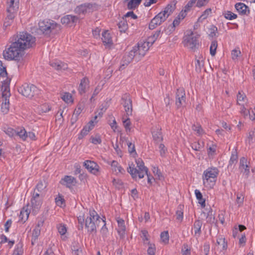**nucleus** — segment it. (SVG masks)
Masks as SVG:
<instances>
[{
    "mask_svg": "<svg viewBox=\"0 0 255 255\" xmlns=\"http://www.w3.org/2000/svg\"><path fill=\"white\" fill-rule=\"evenodd\" d=\"M14 42L23 51L35 44V38L26 32H21L14 38Z\"/></svg>",
    "mask_w": 255,
    "mask_h": 255,
    "instance_id": "nucleus-1",
    "label": "nucleus"
},
{
    "mask_svg": "<svg viewBox=\"0 0 255 255\" xmlns=\"http://www.w3.org/2000/svg\"><path fill=\"white\" fill-rule=\"evenodd\" d=\"M104 223V220L101 218L94 210H90L89 216L85 220V227L90 233L96 232L97 227Z\"/></svg>",
    "mask_w": 255,
    "mask_h": 255,
    "instance_id": "nucleus-2",
    "label": "nucleus"
},
{
    "mask_svg": "<svg viewBox=\"0 0 255 255\" xmlns=\"http://www.w3.org/2000/svg\"><path fill=\"white\" fill-rule=\"evenodd\" d=\"M24 51L20 48L14 42H12L10 46L3 52L5 59L8 60H19L23 55Z\"/></svg>",
    "mask_w": 255,
    "mask_h": 255,
    "instance_id": "nucleus-3",
    "label": "nucleus"
},
{
    "mask_svg": "<svg viewBox=\"0 0 255 255\" xmlns=\"http://www.w3.org/2000/svg\"><path fill=\"white\" fill-rule=\"evenodd\" d=\"M137 167L134 168L129 166L128 172L131 174L133 178H136L137 176L139 179L142 178L145 174H146L148 177V183H151V179L148 175V169L144 165V163L140 159H138L136 160Z\"/></svg>",
    "mask_w": 255,
    "mask_h": 255,
    "instance_id": "nucleus-4",
    "label": "nucleus"
},
{
    "mask_svg": "<svg viewBox=\"0 0 255 255\" xmlns=\"http://www.w3.org/2000/svg\"><path fill=\"white\" fill-rule=\"evenodd\" d=\"M60 25L51 20H44L39 22L40 31L45 35L55 34L60 30Z\"/></svg>",
    "mask_w": 255,
    "mask_h": 255,
    "instance_id": "nucleus-5",
    "label": "nucleus"
},
{
    "mask_svg": "<svg viewBox=\"0 0 255 255\" xmlns=\"http://www.w3.org/2000/svg\"><path fill=\"white\" fill-rule=\"evenodd\" d=\"M218 174V170L216 168H209L204 171L202 176L204 185L208 188H212L215 184Z\"/></svg>",
    "mask_w": 255,
    "mask_h": 255,
    "instance_id": "nucleus-6",
    "label": "nucleus"
},
{
    "mask_svg": "<svg viewBox=\"0 0 255 255\" xmlns=\"http://www.w3.org/2000/svg\"><path fill=\"white\" fill-rule=\"evenodd\" d=\"M199 35L190 32V33L186 35L184 37V44L185 46L194 51L199 46L198 39Z\"/></svg>",
    "mask_w": 255,
    "mask_h": 255,
    "instance_id": "nucleus-7",
    "label": "nucleus"
},
{
    "mask_svg": "<svg viewBox=\"0 0 255 255\" xmlns=\"http://www.w3.org/2000/svg\"><path fill=\"white\" fill-rule=\"evenodd\" d=\"M37 91V89L36 86L33 84L27 83L24 84L18 89L19 93L29 98L33 97Z\"/></svg>",
    "mask_w": 255,
    "mask_h": 255,
    "instance_id": "nucleus-8",
    "label": "nucleus"
},
{
    "mask_svg": "<svg viewBox=\"0 0 255 255\" xmlns=\"http://www.w3.org/2000/svg\"><path fill=\"white\" fill-rule=\"evenodd\" d=\"M155 40L154 37H149L147 41H140L137 46H134L135 49L140 51V56H144L146 52L148 50L149 47L152 46Z\"/></svg>",
    "mask_w": 255,
    "mask_h": 255,
    "instance_id": "nucleus-9",
    "label": "nucleus"
},
{
    "mask_svg": "<svg viewBox=\"0 0 255 255\" xmlns=\"http://www.w3.org/2000/svg\"><path fill=\"white\" fill-rule=\"evenodd\" d=\"M94 9V5L90 3L82 4L77 6L75 10V12L80 15L81 14L85 15L87 13L91 12Z\"/></svg>",
    "mask_w": 255,
    "mask_h": 255,
    "instance_id": "nucleus-10",
    "label": "nucleus"
},
{
    "mask_svg": "<svg viewBox=\"0 0 255 255\" xmlns=\"http://www.w3.org/2000/svg\"><path fill=\"white\" fill-rule=\"evenodd\" d=\"M122 100L123 101L122 104L125 108L127 116L132 114V105L130 97L128 94H125L122 96Z\"/></svg>",
    "mask_w": 255,
    "mask_h": 255,
    "instance_id": "nucleus-11",
    "label": "nucleus"
},
{
    "mask_svg": "<svg viewBox=\"0 0 255 255\" xmlns=\"http://www.w3.org/2000/svg\"><path fill=\"white\" fill-rule=\"evenodd\" d=\"M10 95L9 90H7L6 89L2 92V97L3 101L1 104V112L5 114L9 111V97Z\"/></svg>",
    "mask_w": 255,
    "mask_h": 255,
    "instance_id": "nucleus-12",
    "label": "nucleus"
},
{
    "mask_svg": "<svg viewBox=\"0 0 255 255\" xmlns=\"http://www.w3.org/2000/svg\"><path fill=\"white\" fill-rule=\"evenodd\" d=\"M186 101L185 93L183 89H178L176 93L175 104L178 108L183 107Z\"/></svg>",
    "mask_w": 255,
    "mask_h": 255,
    "instance_id": "nucleus-13",
    "label": "nucleus"
},
{
    "mask_svg": "<svg viewBox=\"0 0 255 255\" xmlns=\"http://www.w3.org/2000/svg\"><path fill=\"white\" fill-rule=\"evenodd\" d=\"M79 19L80 17L78 16L67 15L61 18V21L63 24L71 27L75 26Z\"/></svg>",
    "mask_w": 255,
    "mask_h": 255,
    "instance_id": "nucleus-14",
    "label": "nucleus"
},
{
    "mask_svg": "<svg viewBox=\"0 0 255 255\" xmlns=\"http://www.w3.org/2000/svg\"><path fill=\"white\" fill-rule=\"evenodd\" d=\"M239 168L241 172L245 174L247 178L250 174V167L248 164L247 159L245 157L240 158Z\"/></svg>",
    "mask_w": 255,
    "mask_h": 255,
    "instance_id": "nucleus-15",
    "label": "nucleus"
},
{
    "mask_svg": "<svg viewBox=\"0 0 255 255\" xmlns=\"http://www.w3.org/2000/svg\"><path fill=\"white\" fill-rule=\"evenodd\" d=\"M134 52L130 51L128 53H126L123 57L122 59V64L119 68L120 70H123L127 66L133 59H134Z\"/></svg>",
    "mask_w": 255,
    "mask_h": 255,
    "instance_id": "nucleus-16",
    "label": "nucleus"
},
{
    "mask_svg": "<svg viewBox=\"0 0 255 255\" xmlns=\"http://www.w3.org/2000/svg\"><path fill=\"white\" fill-rule=\"evenodd\" d=\"M228 244L225 238L222 236H219L217 239L216 247L215 249H217L220 252H224L227 249Z\"/></svg>",
    "mask_w": 255,
    "mask_h": 255,
    "instance_id": "nucleus-17",
    "label": "nucleus"
},
{
    "mask_svg": "<svg viewBox=\"0 0 255 255\" xmlns=\"http://www.w3.org/2000/svg\"><path fill=\"white\" fill-rule=\"evenodd\" d=\"M84 166L90 172L96 175L99 172V165L95 162L86 160L84 162Z\"/></svg>",
    "mask_w": 255,
    "mask_h": 255,
    "instance_id": "nucleus-18",
    "label": "nucleus"
},
{
    "mask_svg": "<svg viewBox=\"0 0 255 255\" xmlns=\"http://www.w3.org/2000/svg\"><path fill=\"white\" fill-rule=\"evenodd\" d=\"M18 3L19 0H7V12H16Z\"/></svg>",
    "mask_w": 255,
    "mask_h": 255,
    "instance_id": "nucleus-19",
    "label": "nucleus"
},
{
    "mask_svg": "<svg viewBox=\"0 0 255 255\" xmlns=\"http://www.w3.org/2000/svg\"><path fill=\"white\" fill-rule=\"evenodd\" d=\"M235 8L240 14L248 15L250 13V9L249 7L243 3H237L235 5Z\"/></svg>",
    "mask_w": 255,
    "mask_h": 255,
    "instance_id": "nucleus-20",
    "label": "nucleus"
},
{
    "mask_svg": "<svg viewBox=\"0 0 255 255\" xmlns=\"http://www.w3.org/2000/svg\"><path fill=\"white\" fill-rule=\"evenodd\" d=\"M89 81L87 77L83 78L80 82L78 91L80 95H82L86 93L87 88H89Z\"/></svg>",
    "mask_w": 255,
    "mask_h": 255,
    "instance_id": "nucleus-21",
    "label": "nucleus"
},
{
    "mask_svg": "<svg viewBox=\"0 0 255 255\" xmlns=\"http://www.w3.org/2000/svg\"><path fill=\"white\" fill-rule=\"evenodd\" d=\"M61 183L65 185L67 187L70 188L71 186L75 185L76 183V179L71 176H65L62 179Z\"/></svg>",
    "mask_w": 255,
    "mask_h": 255,
    "instance_id": "nucleus-22",
    "label": "nucleus"
},
{
    "mask_svg": "<svg viewBox=\"0 0 255 255\" xmlns=\"http://www.w3.org/2000/svg\"><path fill=\"white\" fill-rule=\"evenodd\" d=\"M42 199L31 198V205L32 209V213H37L42 205Z\"/></svg>",
    "mask_w": 255,
    "mask_h": 255,
    "instance_id": "nucleus-23",
    "label": "nucleus"
},
{
    "mask_svg": "<svg viewBox=\"0 0 255 255\" xmlns=\"http://www.w3.org/2000/svg\"><path fill=\"white\" fill-rule=\"evenodd\" d=\"M95 125L93 120L90 121L89 123L85 126L81 130L79 135V138H82L84 136L88 134V132L94 128Z\"/></svg>",
    "mask_w": 255,
    "mask_h": 255,
    "instance_id": "nucleus-24",
    "label": "nucleus"
},
{
    "mask_svg": "<svg viewBox=\"0 0 255 255\" xmlns=\"http://www.w3.org/2000/svg\"><path fill=\"white\" fill-rule=\"evenodd\" d=\"M50 65L57 70H64L68 68L66 63L59 60L51 62Z\"/></svg>",
    "mask_w": 255,
    "mask_h": 255,
    "instance_id": "nucleus-25",
    "label": "nucleus"
},
{
    "mask_svg": "<svg viewBox=\"0 0 255 255\" xmlns=\"http://www.w3.org/2000/svg\"><path fill=\"white\" fill-rule=\"evenodd\" d=\"M29 213L28 210V207H24L21 210L19 215V219L18 222L21 223L25 222L28 218Z\"/></svg>",
    "mask_w": 255,
    "mask_h": 255,
    "instance_id": "nucleus-26",
    "label": "nucleus"
},
{
    "mask_svg": "<svg viewBox=\"0 0 255 255\" xmlns=\"http://www.w3.org/2000/svg\"><path fill=\"white\" fill-rule=\"evenodd\" d=\"M161 130V129L159 128H155L152 130V136L154 140L156 142H159L163 139Z\"/></svg>",
    "mask_w": 255,
    "mask_h": 255,
    "instance_id": "nucleus-27",
    "label": "nucleus"
},
{
    "mask_svg": "<svg viewBox=\"0 0 255 255\" xmlns=\"http://www.w3.org/2000/svg\"><path fill=\"white\" fill-rule=\"evenodd\" d=\"M15 16V12H7V15L5 18L3 26L6 28L10 25L13 21Z\"/></svg>",
    "mask_w": 255,
    "mask_h": 255,
    "instance_id": "nucleus-28",
    "label": "nucleus"
},
{
    "mask_svg": "<svg viewBox=\"0 0 255 255\" xmlns=\"http://www.w3.org/2000/svg\"><path fill=\"white\" fill-rule=\"evenodd\" d=\"M102 40L106 45L110 46L113 44L112 37L108 31H105L102 33Z\"/></svg>",
    "mask_w": 255,
    "mask_h": 255,
    "instance_id": "nucleus-29",
    "label": "nucleus"
},
{
    "mask_svg": "<svg viewBox=\"0 0 255 255\" xmlns=\"http://www.w3.org/2000/svg\"><path fill=\"white\" fill-rule=\"evenodd\" d=\"M117 222L118 224V232L119 235L121 236V237L123 238L124 236L126 230L125 221L122 219L118 218L117 219Z\"/></svg>",
    "mask_w": 255,
    "mask_h": 255,
    "instance_id": "nucleus-30",
    "label": "nucleus"
},
{
    "mask_svg": "<svg viewBox=\"0 0 255 255\" xmlns=\"http://www.w3.org/2000/svg\"><path fill=\"white\" fill-rule=\"evenodd\" d=\"M175 9V3L172 2L168 4L162 11L168 17Z\"/></svg>",
    "mask_w": 255,
    "mask_h": 255,
    "instance_id": "nucleus-31",
    "label": "nucleus"
},
{
    "mask_svg": "<svg viewBox=\"0 0 255 255\" xmlns=\"http://www.w3.org/2000/svg\"><path fill=\"white\" fill-rule=\"evenodd\" d=\"M238 158V153L236 150L232 152L229 163L228 166V168L234 167L236 165Z\"/></svg>",
    "mask_w": 255,
    "mask_h": 255,
    "instance_id": "nucleus-32",
    "label": "nucleus"
},
{
    "mask_svg": "<svg viewBox=\"0 0 255 255\" xmlns=\"http://www.w3.org/2000/svg\"><path fill=\"white\" fill-rule=\"evenodd\" d=\"M112 170L115 171L117 174L119 173H124L125 172L124 169L119 165V163L116 161H113L111 164Z\"/></svg>",
    "mask_w": 255,
    "mask_h": 255,
    "instance_id": "nucleus-33",
    "label": "nucleus"
},
{
    "mask_svg": "<svg viewBox=\"0 0 255 255\" xmlns=\"http://www.w3.org/2000/svg\"><path fill=\"white\" fill-rule=\"evenodd\" d=\"M202 225V223L200 220H196L193 225V228L194 230V233L195 235L200 236L201 233V228Z\"/></svg>",
    "mask_w": 255,
    "mask_h": 255,
    "instance_id": "nucleus-34",
    "label": "nucleus"
},
{
    "mask_svg": "<svg viewBox=\"0 0 255 255\" xmlns=\"http://www.w3.org/2000/svg\"><path fill=\"white\" fill-rule=\"evenodd\" d=\"M128 116H126V118H123V123L124 128H125L127 132H130L131 122L130 119L128 117Z\"/></svg>",
    "mask_w": 255,
    "mask_h": 255,
    "instance_id": "nucleus-35",
    "label": "nucleus"
},
{
    "mask_svg": "<svg viewBox=\"0 0 255 255\" xmlns=\"http://www.w3.org/2000/svg\"><path fill=\"white\" fill-rule=\"evenodd\" d=\"M195 194L197 199L199 201V203L201 204L202 208H204L205 207V200L203 198L202 195L200 191L196 189L195 191Z\"/></svg>",
    "mask_w": 255,
    "mask_h": 255,
    "instance_id": "nucleus-36",
    "label": "nucleus"
},
{
    "mask_svg": "<svg viewBox=\"0 0 255 255\" xmlns=\"http://www.w3.org/2000/svg\"><path fill=\"white\" fill-rule=\"evenodd\" d=\"M138 0H130L127 4L128 9H133L136 8L140 3Z\"/></svg>",
    "mask_w": 255,
    "mask_h": 255,
    "instance_id": "nucleus-37",
    "label": "nucleus"
},
{
    "mask_svg": "<svg viewBox=\"0 0 255 255\" xmlns=\"http://www.w3.org/2000/svg\"><path fill=\"white\" fill-rule=\"evenodd\" d=\"M46 186L47 183L45 182V181H41L39 182L37 184L34 190H35V191H37L39 193H42L44 191V189L46 188Z\"/></svg>",
    "mask_w": 255,
    "mask_h": 255,
    "instance_id": "nucleus-38",
    "label": "nucleus"
},
{
    "mask_svg": "<svg viewBox=\"0 0 255 255\" xmlns=\"http://www.w3.org/2000/svg\"><path fill=\"white\" fill-rule=\"evenodd\" d=\"M161 23L159 20L158 17L155 16L150 21L149 24V28L150 29H154L157 26L160 25Z\"/></svg>",
    "mask_w": 255,
    "mask_h": 255,
    "instance_id": "nucleus-39",
    "label": "nucleus"
},
{
    "mask_svg": "<svg viewBox=\"0 0 255 255\" xmlns=\"http://www.w3.org/2000/svg\"><path fill=\"white\" fill-rule=\"evenodd\" d=\"M40 234V229H38V228H35V229L32 231V235L31 239V244L32 245H34V242L38 239V236Z\"/></svg>",
    "mask_w": 255,
    "mask_h": 255,
    "instance_id": "nucleus-40",
    "label": "nucleus"
},
{
    "mask_svg": "<svg viewBox=\"0 0 255 255\" xmlns=\"http://www.w3.org/2000/svg\"><path fill=\"white\" fill-rule=\"evenodd\" d=\"M192 130L196 131L198 135H202L204 133V131L199 124L193 125L192 127Z\"/></svg>",
    "mask_w": 255,
    "mask_h": 255,
    "instance_id": "nucleus-41",
    "label": "nucleus"
},
{
    "mask_svg": "<svg viewBox=\"0 0 255 255\" xmlns=\"http://www.w3.org/2000/svg\"><path fill=\"white\" fill-rule=\"evenodd\" d=\"M183 207V205H179L178 210L176 211V219L180 222H181L183 218V212L182 211Z\"/></svg>",
    "mask_w": 255,
    "mask_h": 255,
    "instance_id": "nucleus-42",
    "label": "nucleus"
},
{
    "mask_svg": "<svg viewBox=\"0 0 255 255\" xmlns=\"http://www.w3.org/2000/svg\"><path fill=\"white\" fill-rule=\"evenodd\" d=\"M246 99V96L245 94L242 92H239L237 95V103L239 105H243V103L245 101Z\"/></svg>",
    "mask_w": 255,
    "mask_h": 255,
    "instance_id": "nucleus-43",
    "label": "nucleus"
},
{
    "mask_svg": "<svg viewBox=\"0 0 255 255\" xmlns=\"http://www.w3.org/2000/svg\"><path fill=\"white\" fill-rule=\"evenodd\" d=\"M118 25L121 32H125L128 28V24L124 19L120 21Z\"/></svg>",
    "mask_w": 255,
    "mask_h": 255,
    "instance_id": "nucleus-44",
    "label": "nucleus"
},
{
    "mask_svg": "<svg viewBox=\"0 0 255 255\" xmlns=\"http://www.w3.org/2000/svg\"><path fill=\"white\" fill-rule=\"evenodd\" d=\"M211 8L206 9L203 13V14L199 17L198 22H202L204 19H205L209 14L211 12Z\"/></svg>",
    "mask_w": 255,
    "mask_h": 255,
    "instance_id": "nucleus-45",
    "label": "nucleus"
},
{
    "mask_svg": "<svg viewBox=\"0 0 255 255\" xmlns=\"http://www.w3.org/2000/svg\"><path fill=\"white\" fill-rule=\"evenodd\" d=\"M217 46L218 44L217 41L214 40L212 42L210 48V54L212 56H214L215 55Z\"/></svg>",
    "mask_w": 255,
    "mask_h": 255,
    "instance_id": "nucleus-46",
    "label": "nucleus"
},
{
    "mask_svg": "<svg viewBox=\"0 0 255 255\" xmlns=\"http://www.w3.org/2000/svg\"><path fill=\"white\" fill-rule=\"evenodd\" d=\"M61 98L67 103L73 102L72 95L69 93H65Z\"/></svg>",
    "mask_w": 255,
    "mask_h": 255,
    "instance_id": "nucleus-47",
    "label": "nucleus"
},
{
    "mask_svg": "<svg viewBox=\"0 0 255 255\" xmlns=\"http://www.w3.org/2000/svg\"><path fill=\"white\" fill-rule=\"evenodd\" d=\"M84 108V105L83 103H79L75 109L73 114L79 116Z\"/></svg>",
    "mask_w": 255,
    "mask_h": 255,
    "instance_id": "nucleus-48",
    "label": "nucleus"
},
{
    "mask_svg": "<svg viewBox=\"0 0 255 255\" xmlns=\"http://www.w3.org/2000/svg\"><path fill=\"white\" fill-rule=\"evenodd\" d=\"M160 238L162 241L164 243H167L169 241V235L168 231L162 232L160 235Z\"/></svg>",
    "mask_w": 255,
    "mask_h": 255,
    "instance_id": "nucleus-49",
    "label": "nucleus"
},
{
    "mask_svg": "<svg viewBox=\"0 0 255 255\" xmlns=\"http://www.w3.org/2000/svg\"><path fill=\"white\" fill-rule=\"evenodd\" d=\"M100 226H102V229L101 230V233L102 234L104 237H105L107 236L108 233V228L106 226V222L104 220V223L103 224H100Z\"/></svg>",
    "mask_w": 255,
    "mask_h": 255,
    "instance_id": "nucleus-50",
    "label": "nucleus"
},
{
    "mask_svg": "<svg viewBox=\"0 0 255 255\" xmlns=\"http://www.w3.org/2000/svg\"><path fill=\"white\" fill-rule=\"evenodd\" d=\"M241 51L239 49H234L231 53L232 58L234 60H237L241 54Z\"/></svg>",
    "mask_w": 255,
    "mask_h": 255,
    "instance_id": "nucleus-51",
    "label": "nucleus"
},
{
    "mask_svg": "<svg viewBox=\"0 0 255 255\" xmlns=\"http://www.w3.org/2000/svg\"><path fill=\"white\" fill-rule=\"evenodd\" d=\"M91 142L95 144H100L102 142V140L99 135L91 136Z\"/></svg>",
    "mask_w": 255,
    "mask_h": 255,
    "instance_id": "nucleus-52",
    "label": "nucleus"
},
{
    "mask_svg": "<svg viewBox=\"0 0 255 255\" xmlns=\"http://www.w3.org/2000/svg\"><path fill=\"white\" fill-rule=\"evenodd\" d=\"M131 52H134V55L135 56L134 57V60L136 61H139L143 56H140L139 55L140 51L137 50L135 49V47H133V49L131 50Z\"/></svg>",
    "mask_w": 255,
    "mask_h": 255,
    "instance_id": "nucleus-53",
    "label": "nucleus"
},
{
    "mask_svg": "<svg viewBox=\"0 0 255 255\" xmlns=\"http://www.w3.org/2000/svg\"><path fill=\"white\" fill-rule=\"evenodd\" d=\"M237 17V14L231 11H227L225 13V17L228 19L232 20L233 19L236 18Z\"/></svg>",
    "mask_w": 255,
    "mask_h": 255,
    "instance_id": "nucleus-54",
    "label": "nucleus"
},
{
    "mask_svg": "<svg viewBox=\"0 0 255 255\" xmlns=\"http://www.w3.org/2000/svg\"><path fill=\"white\" fill-rule=\"evenodd\" d=\"M244 200V195L242 193H238L237 195L236 202L239 204V206L243 204Z\"/></svg>",
    "mask_w": 255,
    "mask_h": 255,
    "instance_id": "nucleus-55",
    "label": "nucleus"
},
{
    "mask_svg": "<svg viewBox=\"0 0 255 255\" xmlns=\"http://www.w3.org/2000/svg\"><path fill=\"white\" fill-rule=\"evenodd\" d=\"M26 131L24 129H20V131H16V135L19 136L21 138L25 140L26 137Z\"/></svg>",
    "mask_w": 255,
    "mask_h": 255,
    "instance_id": "nucleus-56",
    "label": "nucleus"
},
{
    "mask_svg": "<svg viewBox=\"0 0 255 255\" xmlns=\"http://www.w3.org/2000/svg\"><path fill=\"white\" fill-rule=\"evenodd\" d=\"M65 200L61 195H59L58 197L55 198V202L57 205L62 207L63 204H64Z\"/></svg>",
    "mask_w": 255,
    "mask_h": 255,
    "instance_id": "nucleus-57",
    "label": "nucleus"
},
{
    "mask_svg": "<svg viewBox=\"0 0 255 255\" xmlns=\"http://www.w3.org/2000/svg\"><path fill=\"white\" fill-rule=\"evenodd\" d=\"M148 244L149 245V247L147 250L148 255H154L155 251V248L154 247V245L152 246L149 242L148 243Z\"/></svg>",
    "mask_w": 255,
    "mask_h": 255,
    "instance_id": "nucleus-58",
    "label": "nucleus"
},
{
    "mask_svg": "<svg viewBox=\"0 0 255 255\" xmlns=\"http://www.w3.org/2000/svg\"><path fill=\"white\" fill-rule=\"evenodd\" d=\"M22 253L21 245H18L16 249H15L13 252V255H22Z\"/></svg>",
    "mask_w": 255,
    "mask_h": 255,
    "instance_id": "nucleus-59",
    "label": "nucleus"
},
{
    "mask_svg": "<svg viewBox=\"0 0 255 255\" xmlns=\"http://www.w3.org/2000/svg\"><path fill=\"white\" fill-rule=\"evenodd\" d=\"M5 132L6 134H7L8 136H9L10 137L14 136L16 135V131H15V130H14L13 129H12L11 128H8L5 130Z\"/></svg>",
    "mask_w": 255,
    "mask_h": 255,
    "instance_id": "nucleus-60",
    "label": "nucleus"
},
{
    "mask_svg": "<svg viewBox=\"0 0 255 255\" xmlns=\"http://www.w3.org/2000/svg\"><path fill=\"white\" fill-rule=\"evenodd\" d=\"M191 147L194 150L199 151L202 148V146L199 142H195L192 143Z\"/></svg>",
    "mask_w": 255,
    "mask_h": 255,
    "instance_id": "nucleus-61",
    "label": "nucleus"
},
{
    "mask_svg": "<svg viewBox=\"0 0 255 255\" xmlns=\"http://www.w3.org/2000/svg\"><path fill=\"white\" fill-rule=\"evenodd\" d=\"M159 152L161 156H163L166 153L167 151V148L165 147L163 144H160L159 146Z\"/></svg>",
    "mask_w": 255,
    "mask_h": 255,
    "instance_id": "nucleus-62",
    "label": "nucleus"
},
{
    "mask_svg": "<svg viewBox=\"0 0 255 255\" xmlns=\"http://www.w3.org/2000/svg\"><path fill=\"white\" fill-rule=\"evenodd\" d=\"M157 17H158L159 20L161 23L164 21L166 18V15H165L161 11L159 12L157 15H156Z\"/></svg>",
    "mask_w": 255,
    "mask_h": 255,
    "instance_id": "nucleus-63",
    "label": "nucleus"
},
{
    "mask_svg": "<svg viewBox=\"0 0 255 255\" xmlns=\"http://www.w3.org/2000/svg\"><path fill=\"white\" fill-rule=\"evenodd\" d=\"M183 255H190V249H188L187 245L184 244L182 249Z\"/></svg>",
    "mask_w": 255,
    "mask_h": 255,
    "instance_id": "nucleus-64",
    "label": "nucleus"
}]
</instances>
